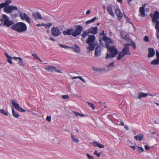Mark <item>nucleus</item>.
Here are the masks:
<instances>
[{"instance_id": "nucleus-1", "label": "nucleus", "mask_w": 159, "mask_h": 159, "mask_svg": "<svg viewBox=\"0 0 159 159\" xmlns=\"http://www.w3.org/2000/svg\"><path fill=\"white\" fill-rule=\"evenodd\" d=\"M11 29L18 33H20L27 31V26L26 25L22 22H19L11 25Z\"/></svg>"}, {"instance_id": "nucleus-2", "label": "nucleus", "mask_w": 159, "mask_h": 159, "mask_svg": "<svg viewBox=\"0 0 159 159\" xmlns=\"http://www.w3.org/2000/svg\"><path fill=\"white\" fill-rule=\"evenodd\" d=\"M96 38L94 35H91L89 36L86 40V43L89 44V47H87V49L90 51L94 50L96 45V43L95 42Z\"/></svg>"}, {"instance_id": "nucleus-3", "label": "nucleus", "mask_w": 159, "mask_h": 159, "mask_svg": "<svg viewBox=\"0 0 159 159\" xmlns=\"http://www.w3.org/2000/svg\"><path fill=\"white\" fill-rule=\"evenodd\" d=\"M3 11L7 13H10L11 16L13 17H16L18 16L17 13L12 12L14 11H19L17 7L16 6H6L5 8H4Z\"/></svg>"}, {"instance_id": "nucleus-4", "label": "nucleus", "mask_w": 159, "mask_h": 159, "mask_svg": "<svg viewBox=\"0 0 159 159\" xmlns=\"http://www.w3.org/2000/svg\"><path fill=\"white\" fill-rule=\"evenodd\" d=\"M107 49L108 52H109V53H107L106 57V59L114 57L118 53V49L114 46H112L109 47Z\"/></svg>"}, {"instance_id": "nucleus-5", "label": "nucleus", "mask_w": 159, "mask_h": 159, "mask_svg": "<svg viewBox=\"0 0 159 159\" xmlns=\"http://www.w3.org/2000/svg\"><path fill=\"white\" fill-rule=\"evenodd\" d=\"M118 54L117 59L120 60L125 55H130L131 53L128 48L125 47L122 49L121 51L118 52Z\"/></svg>"}, {"instance_id": "nucleus-6", "label": "nucleus", "mask_w": 159, "mask_h": 159, "mask_svg": "<svg viewBox=\"0 0 159 159\" xmlns=\"http://www.w3.org/2000/svg\"><path fill=\"white\" fill-rule=\"evenodd\" d=\"M2 17L4 19L3 21L4 25L6 26L9 27L11 25H14V22L12 20H9V18L6 15L3 14L2 15Z\"/></svg>"}, {"instance_id": "nucleus-7", "label": "nucleus", "mask_w": 159, "mask_h": 159, "mask_svg": "<svg viewBox=\"0 0 159 159\" xmlns=\"http://www.w3.org/2000/svg\"><path fill=\"white\" fill-rule=\"evenodd\" d=\"M102 39L106 43V47L107 49L109 48V46L111 44H113V42L112 40L109 37L106 36L103 37Z\"/></svg>"}, {"instance_id": "nucleus-8", "label": "nucleus", "mask_w": 159, "mask_h": 159, "mask_svg": "<svg viewBox=\"0 0 159 159\" xmlns=\"http://www.w3.org/2000/svg\"><path fill=\"white\" fill-rule=\"evenodd\" d=\"M18 11L20 13V16L22 20H25L29 24L31 23L30 18L25 13L20 11L19 10Z\"/></svg>"}, {"instance_id": "nucleus-9", "label": "nucleus", "mask_w": 159, "mask_h": 159, "mask_svg": "<svg viewBox=\"0 0 159 159\" xmlns=\"http://www.w3.org/2000/svg\"><path fill=\"white\" fill-rule=\"evenodd\" d=\"M83 30L82 27L80 25H76V28L74 31L73 36L74 37H76L77 36L80 35Z\"/></svg>"}, {"instance_id": "nucleus-10", "label": "nucleus", "mask_w": 159, "mask_h": 159, "mask_svg": "<svg viewBox=\"0 0 159 159\" xmlns=\"http://www.w3.org/2000/svg\"><path fill=\"white\" fill-rule=\"evenodd\" d=\"M51 34L54 36H57L60 35L61 32L58 27H53L52 29Z\"/></svg>"}, {"instance_id": "nucleus-11", "label": "nucleus", "mask_w": 159, "mask_h": 159, "mask_svg": "<svg viewBox=\"0 0 159 159\" xmlns=\"http://www.w3.org/2000/svg\"><path fill=\"white\" fill-rule=\"evenodd\" d=\"M156 55L157 58L154 59L151 62L152 65H156L159 64V52L157 50H156Z\"/></svg>"}, {"instance_id": "nucleus-12", "label": "nucleus", "mask_w": 159, "mask_h": 159, "mask_svg": "<svg viewBox=\"0 0 159 159\" xmlns=\"http://www.w3.org/2000/svg\"><path fill=\"white\" fill-rule=\"evenodd\" d=\"M150 16L152 18V21L154 22L157 21V20L159 19V12L157 11H155L153 16H152V13L150 14Z\"/></svg>"}, {"instance_id": "nucleus-13", "label": "nucleus", "mask_w": 159, "mask_h": 159, "mask_svg": "<svg viewBox=\"0 0 159 159\" xmlns=\"http://www.w3.org/2000/svg\"><path fill=\"white\" fill-rule=\"evenodd\" d=\"M89 34H96L98 32V28L97 26L92 27L88 30Z\"/></svg>"}, {"instance_id": "nucleus-14", "label": "nucleus", "mask_w": 159, "mask_h": 159, "mask_svg": "<svg viewBox=\"0 0 159 159\" xmlns=\"http://www.w3.org/2000/svg\"><path fill=\"white\" fill-rule=\"evenodd\" d=\"M102 47L98 45L95 48V56L98 57L101 55Z\"/></svg>"}, {"instance_id": "nucleus-15", "label": "nucleus", "mask_w": 159, "mask_h": 159, "mask_svg": "<svg viewBox=\"0 0 159 159\" xmlns=\"http://www.w3.org/2000/svg\"><path fill=\"white\" fill-rule=\"evenodd\" d=\"M32 16L33 18L35 20L42 19L41 15L39 11H37L35 13H32Z\"/></svg>"}, {"instance_id": "nucleus-16", "label": "nucleus", "mask_w": 159, "mask_h": 159, "mask_svg": "<svg viewBox=\"0 0 159 159\" xmlns=\"http://www.w3.org/2000/svg\"><path fill=\"white\" fill-rule=\"evenodd\" d=\"M115 13L118 17V20H120L121 19L123 16L119 8H116L115 10Z\"/></svg>"}, {"instance_id": "nucleus-17", "label": "nucleus", "mask_w": 159, "mask_h": 159, "mask_svg": "<svg viewBox=\"0 0 159 159\" xmlns=\"http://www.w3.org/2000/svg\"><path fill=\"white\" fill-rule=\"evenodd\" d=\"M74 30L73 29H68L66 30H64L63 32V34L64 35H71L73 36V31Z\"/></svg>"}, {"instance_id": "nucleus-18", "label": "nucleus", "mask_w": 159, "mask_h": 159, "mask_svg": "<svg viewBox=\"0 0 159 159\" xmlns=\"http://www.w3.org/2000/svg\"><path fill=\"white\" fill-rule=\"evenodd\" d=\"M11 0H6L4 3H2L0 4V9L3 8H5L6 6H8L10 3H11Z\"/></svg>"}, {"instance_id": "nucleus-19", "label": "nucleus", "mask_w": 159, "mask_h": 159, "mask_svg": "<svg viewBox=\"0 0 159 159\" xmlns=\"http://www.w3.org/2000/svg\"><path fill=\"white\" fill-rule=\"evenodd\" d=\"M45 70L49 72H53L55 70H56V67L52 66L49 65L47 66L45 68Z\"/></svg>"}, {"instance_id": "nucleus-20", "label": "nucleus", "mask_w": 159, "mask_h": 159, "mask_svg": "<svg viewBox=\"0 0 159 159\" xmlns=\"http://www.w3.org/2000/svg\"><path fill=\"white\" fill-rule=\"evenodd\" d=\"M145 5H143L142 7H140L139 8V11L141 15V16L144 17L145 15Z\"/></svg>"}, {"instance_id": "nucleus-21", "label": "nucleus", "mask_w": 159, "mask_h": 159, "mask_svg": "<svg viewBox=\"0 0 159 159\" xmlns=\"http://www.w3.org/2000/svg\"><path fill=\"white\" fill-rule=\"evenodd\" d=\"M107 12L109 14L111 15L112 16H114V13L112 11V8L111 5H110L107 6Z\"/></svg>"}, {"instance_id": "nucleus-22", "label": "nucleus", "mask_w": 159, "mask_h": 159, "mask_svg": "<svg viewBox=\"0 0 159 159\" xmlns=\"http://www.w3.org/2000/svg\"><path fill=\"white\" fill-rule=\"evenodd\" d=\"M122 38L125 39H129V36L127 33L124 31L120 32Z\"/></svg>"}, {"instance_id": "nucleus-23", "label": "nucleus", "mask_w": 159, "mask_h": 159, "mask_svg": "<svg viewBox=\"0 0 159 159\" xmlns=\"http://www.w3.org/2000/svg\"><path fill=\"white\" fill-rule=\"evenodd\" d=\"M11 102L13 106L17 110L20 107L19 105L17 102H16L14 99H12Z\"/></svg>"}, {"instance_id": "nucleus-24", "label": "nucleus", "mask_w": 159, "mask_h": 159, "mask_svg": "<svg viewBox=\"0 0 159 159\" xmlns=\"http://www.w3.org/2000/svg\"><path fill=\"white\" fill-rule=\"evenodd\" d=\"M129 46H131L134 49H135L136 48L135 43L133 42H132L131 43L128 44L126 43L124 45V46L125 48H126L129 50Z\"/></svg>"}, {"instance_id": "nucleus-25", "label": "nucleus", "mask_w": 159, "mask_h": 159, "mask_svg": "<svg viewBox=\"0 0 159 159\" xmlns=\"http://www.w3.org/2000/svg\"><path fill=\"white\" fill-rule=\"evenodd\" d=\"M92 143L95 147H97L100 148H102L104 147L103 145L99 143L97 141H94Z\"/></svg>"}, {"instance_id": "nucleus-26", "label": "nucleus", "mask_w": 159, "mask_h": 159, "mask_svg": "<svg viewBox=\"0 0 159 159\" xmlns=\"http://www.w3.org/2000/svg\"><path fill=\"white\" fill-rule=\"evenodd\" d=\"M92 143L95 147H97L100 148H102L104 147L103 145L99 143L97 141H94Z\"/></svg>"}, {"instance_id": "nucleus-27", "label": "nucleus", "mask_w": 159, "mask_h": 159, "mask_svg": "<svg viewBox=\"0 0 159 159\" xmlns=\"http://www.w3.org/2000/svg\"><path fill=\"white\" fill-rule=\"evenodd\" d=\"M5 55L7 58V62L9 63L10 64H12V62L11 60V59H12V57L9 56L7 53H6L5 54Z\"/></svg>"}, {"instance_id": "nucleus-28", "label": "nucleus", "mask_w": 159, "mask_h": 159, "mask_svg": "<svg viewBox=\"0 0 159 159\" xmlns=\"http://www.w3.org/2000/svg\"><path fill=\"white\" fill-rule=\"evenodd\" d=\"M143 135L140 134L138 136H135L134 138L137 140H138L139 141H141L143 139Z\"/></svg>"}, {"instance_id": "nucleus-29", "label": "nucleus", "mask_w": 159, "mask_h": 159, "mask_svg": "<svg viewBox=\"0 0 159 159\" xmlns=\"http://www.w3.org/2000/svg\"><path fill=\"white\" fill-rule=\"evenodd\" d=\"M13 116L16 118H18L20 117L19 115L16 111L13 108H11Z\"/></svg>"}, {"instance_id": "nucleus-30", "label": "nucleus", "mask_w": 159, "mask_h": 159, "mask_svg": "<svg viewBox=\"0 0 159 159\" xmlns=\"http://www.w3.org/2000/svg\"><path fill=\"white\" fill-rule=\"evenodd\" d=\"M71 135L72 140L73 142L75 143H78L79 142V139L76 138L75 135L72 134H71Z\"/></svg>"}, {"instance_id": "nucleus-31", "label": "nucleus", "mask_w": 159, "mask_h": 159, "mask_svg": "<svg viewBox=\"0 0 159 159\" xmlns=\"http://www.w3.org/2000/svg\"><path fill=\"white\" fill-rule=\"evenodd\" d=\"M89 34V31L88 30H86L85 31H83L82 34H81V36L82 37V38H85Z\"/></svg>"}, {"instance_id": "nucleus-32", "label": "nucleus", "mask_w": 159, "mask_h": 159, "mask_svg": "<svg viewBox=\"0 0 159 159\" xmlns=\"http://www.w3.org/2000/svg\"><path fill=\"white\" fill-rule=\"evenodd\" d=\"M73 51L77 53L80 52V48L76 44H74V49Z\"/></svg>"}, {"instance_id": "nucleus-33", "label": "nucleus", "mask_w": 159, "mask_h": 159, "mask_svg": "<svg viewBox=\"0 0 159 159\" xmlns=\"http://www.w3.org/2000/svg\"><path fill=\"white\" fill-rule=\"evenodd\" d=\"M155 54V52L153 48H150V57H153Z\"/></svg>"}, {"instance_id": "nucleus-34", "label": "nucleus", "mask_w": 159, "mask_h": 159, "mask_svg": "<svg viewBox=\"0 0 159 159\" xmlns=\"http://www.w3.org/2000/svg\"><path fill=\"white\" fill-rule=\"evenodd\" d=\"M148 94L147 93H140L139 95V98H141L142 97H145L148 96Z\"/></svg>"}, {"instance_id": "nucleus-35", "label": "nucleus", "mask_w": 159, "mask_h": 159, "mask_svg": "<svg viewBox=\"0 0 159 159\" xmlns=\"http://www.w3.org/2000/svg\"><path fill=\"white\" fill-rule=\"evenodd\" d=\"M97 20V18L96 17H93V18H92V19L88 20L86 21V25H88V24H89L90 23H91L92 22H94L95 20Z\"/></svg>"}, {"instance_id": "nucleus-36", "label": "nucleus", "mask_w": 159, "mask_h": 159, "mask_svg": "<svg viewBox=\"0 0 159 159\" xmlns=\"http://www.w3.org/2000/svg\"><path fill=\"white\" fill-rule=\"evenodd\" d=\"M136 150L139 153L143 152L144 151V149L142 147H139L137 146Z\"/></svg>"}, {"instance_id": "nucleus-37", "label": "nucleus", "mask_w": 159, "mask_h": 159, "mask_svg": "<svg viewBox=\"0 0 159 159\" xmlns=\"http://www.w3.org/2000/svg\"><path fill=\"white\" fill-rule=\"evenodd\" d=\"M0 112L3 114L5 116H7L8 115V112L2 109L0 110Z\"/></svg>"}, {"instance_id": "nucleus-38", "label": "nucleus", "mask_w": 159, "mask_h": 159, "mask_svg": "<svg viewBox=\"0 0 159 159\" xmlns=\"http://www.w3.org/2000/svg\"><path fill=\"white\" fill-rule=\"evenodd\" d=\"M19 60V61L18 64L19 65L21 66H24V64L22 61V59L21 57H20Z\"/></svg>"}, {"instance_id": "nucleus-39", "label": "nucleus", "mask_w": 159, "mask_h": 159, "mask_svg": "<svg viewBox=\"0 0 159 159\" xmlns=\"http://www.w3.org/2000/svg\"><path fill=\"white\" fill-rule=\"evenodd\" d=\"M115 66L114 62H112L111 63L109 64L107 66V67L109 68H111V67H114Z\"/></svg>"}, {"instance_id": "nucleus-40", "label": "nucleus", "mask_w": 159, "mask_h": 159, "mask_svg": "<svg viewBox=\"0 0 159 159\" xmlns=\"http://www.w3.org/2000/svg\"><path fill=\"white\" fill-rule=\"evenodd\" d=\"M32 56L34 57L35 58L38 60H39L41 61V60L39 57L36 54H33Z\"/></svg>"}, {"instance_id": "nucleus-41", "label": "nucleus", "mask_w": 159, "mask_h": 159, "mask_svg": "<svg viewBox=\"0 0 159 159\" xmlns=\"http://www.w3.org/2000/svg\"><path fill=\"white\" fill-rule=\"evenodd\" d=\"M87 103L89 106H90V107L92 108L93 110H94L95 107L93 103H90L88 102H87Z\"/></svg>"}, {"instance_id": "nucleus-42", "label": "nucleus", "mask_w": 159, "mask_h": 159, "mask_svg": "<svg viewBox=\"0 0 159 159\" xmlns=\"http://www.w3.org/2000/svg\"><path fill=\"white\" fill-rule=\"evenodd\" d=\"M52 23H48L47 24H45V27L46 28H49L52 25Z\"/></svg>"}, {"instance_id": "nucleus-43", "label": "nucleus", "mask_w": 159, "mask_h": 159, "mask_svg": "<svg viewBox=\"0 0 159 159\" xmlns=\"http://www.w3.org/2000/svg\"><path fill=\"white\" fill-rule=\"evenodd\" d=\"M74 113L75 114V115L76 116H84V115L83 114H81L80 113L77 112H74Z\"/></svg>"}, {"instance_id": "nucleus-44", "label": "nucleus", "mask_w": 159, "mask_h": 159, "mask_svg": "<svg viewBox=\"0 0 159 159\" xmlns=\"http://www.w3.org/2000/svg\"><path fill=\"white\" fill-rule=\"evenodd\" d=\"M58 45L61 48H62L65 49H66L68 48V46L63 45L60 43L58 44Z\"/></svg>"}, {"instance_id": "nucleus-45", "label": "nucleus", "mask_w": 159, "mask_h": 159, "mask_svg": "<svg viewBox=\"0 0 159 159\" xmlns=\"http://www.w3.org/2000/svg\"><path fill=\"white\" fill-rule=\"evenodd\" d=\"M102 36H103V37L106 36V34L104 33V30H102V32L101 33H99V38H100V37Z\"/></svg>"}, {"instance_id": "nucleus-46", "label": "nucleus", "mask_w": 159, "mask_h": 159, "mask_svg": "<svg viewBox=\"0 0 159 159\" xmlns=\"http://www.w3.org/2000/svg\"><path fill=\"white\" fill-rule=\"evenodd\" d=\"M94 153L98 157H99L100 156V153H98L97 150H95L94 151Z\"/></svg>"}, {"instance_id": "nucleus-47", "label": "nucleus", "mask_w": 159, "mask_h": 159, "mask_svg": "<svg viewBox=\"0 0 159 159\" xmlns=\"http://www.w3.org/2000/svg\"><path fill=\"white\" fill-rule=\"evenodd\" d=\"M62 98L64 99H67L69 98V96L67 95H62Z\"/></svg>"}, {"instance_id": "nucleus-48", "label": "nucleus", "mask_w": 159, "mask_h": 159, "mask_svg": "<svg viewBox=\"0 0 159 159\" xmlns=\"http://www.w3.org/2000/svg\"><path fill=\"white\" fill-rule=\"evenodd\" d=\"M17 111L21 112H24L25 111V110L20 107H19V108L18 109Z\"/></svg>"}, {"instance_id": "nucleus-49", "label": "nucleus", "mask_w": 159, "mask_h": 159, "mask_svg": "<svg viewBox=\"0 0 159 159\" xmlns=\"http://www.w3.org/2000/svg\"><path fill=\"white\" fill-rule=\"evenodd\" d=\"M92 69L93 70H95L96 71H100L101 70L100 69L98 68L95 67H93Z\"/></svg>"}, {"instance_id": "nucleus-50", "label": "nucleus", "mask_w": 159, "mask_h": 159, "mask_svg": "<svg viewBox=\"0 0 159 159\" xmlns=\"http://www.w3.org/2000/svg\"><path fill=\"white\" fill-rule=\"evenodd\" d=\"M144 40L146 42H148V40H149V38L148 37V36H145L144 37Z\"/></svg>"}, {"instance_id": "nucleus-51", "label": "nucleus", "mask_w": 159, "mask_h": 159, "mask_svg": "<svg viewBox=\"0 0 159 159\" xmlns=\"http://www.w3.org/2000/svg\"><path fill=\"white\" fill-rule=\"evenodd\" d=\"M87 157L89 159H93L94 157H93L91 156L89 154H87Z\"/></svg>"}, {"instance_id": "nucleus-52", "label": "nucleus", "mask_w": 159, "mask_h": 159, "mask_svg": "<svg viewBox=\"0 0 159 159\" xmlns=\"http://www.w3.org/2000/svg\"><path fill=\"white\" fill-rule=\"evenodd\" d=\"M46 120L49 122H50L51 121V116H47L46 118Z\"/></svg>"}, {"instance_id": "nucleus-53", "label": "nucleus", "mask_w": 159, "mask_h": 159, "mask_svg": "<svg viewBox=\"0 0 159 159\" xmlns=\"http://www.w3.org/2000/svg\"><path fill=\"white\" fill-rule=\"evenodd\" d=\"M152 134L153 135V136H152V137H155V135H157L158 136V138H159V135H157V134H156V133L155 132H152Z\"/></svg>"}, {"instance_id": "nucleus-54", "label": "nucleus", "mask_w": 159, "mask_h": 159, "mask_svg": "<svg viewBox=\"0 0 159 159\" xmlns=\"http://www.w3.org/2000/svg\"><path fill=\"white\" fill-rule=\"evenodd\" d=\"M78 78L80 80L83 81V82H85V81L82 78V77L81 76H79V77H78Z\"/></svg>"}, {"instance_id": "nucleus-55", "label": "nucleus", "mask_w": 159, "mask_h": 159, "mask_svg": "<svg viewBox=\"0 0 159 159\" xmlns=\"http://www.w3.org/2000/svg\"><path fill=\"white\" fill-rule=\"evenodd\" d=\"M20 57H12V59H14L15 60H16L17 59H19Z\"/></svg>"}, {"instance_id": "nucleus-56", "label": "nucleus", "mask_w": 159, "mask_h": 159, "mask_svg": "<svg viewBox=\"0 0 159 159\" xmlns=\"http://www.w3.org/2000/svg\"><path fill=\"white\" fill-rule=\"evenodd\" d=\"M90 12L91 11L89 10H88L86 12V14L89 15L90 13Z\"/></svg>"}, {"instance_id": "nucleus-57", "label": "nucleus", "mask_w": 159, "mask_h": 159, "mask_svg": "<svg viewBox=\"0 0 159 159\" xmlns=\"http://www.w3.org/2000/svg\"><path fill=\"white\" fill-rule=\"evenodd\" d=\"M55 71L56 72H57L58 73H62V72L61 71V70H55Z\"/></svg>"}, {"instance_id": "nucleus-58", "label": "nucleus", "mask_w": 159, "mask_h": 159, "mask_svg": "<svg viewBox=\"0 0 159 159\" xmlns=\"http://www.w3.org/2000/svg\"><path fill=\"white\" fill-rule=\"evenodd\" d=\"M145 148L146 150H149V146L147 145H146L145 146Z\"/></svg>"}, {"instance_id": "nucleus-59", "label": "nucleus", "mask_w": 159, "mask_h": 159, "mask_svg": "<svg viewBox=\"0 0 159 159\" xmlns=\"http://www.w3.org/2000/svg\"><path fill=\"white\" fill-rule=\"evenodd\" d=\"M119 125H121V126H123L124 125V122L122 121L120 122V123L118 124Z\"/></svg>"}, {"instance_id": "nucleus-60", "label": "nucleus", "mask_w": 159, "mask_h": 159, "mask_svg": "<svg viewBox=\"0 0 159 159\" xmlns=\"http://www.w3.org/2000/svg\"><path fill=\"white\" fill-rule=\"evenodd\" d=\"M130 147L132 148L134 150H136V148L134 146H130Z\"/></svg>"}, {"instance_id": "nucleus-61", "label": "nucleus", "mask_w": 159, "mask_h": 159, "mask_svg": "<svg viewBox=\"0 0 159 159\" xmlns=\"http://www.w3.org/2000/svg\"><path fill=\"white\" fill-rule=\"evenodd\" d=\"M124 128L127 130H129V127L127 125H125V126H124Z\"/></svg>"}, {"instance_id": "nucleus-62", "label": "nucleus", "mask_w": 159, "mask_h": 159, "mask_svg": "<svg viewBox=\"0 0 159 159\" xmlns=\"http://www.w3.org/2000/svg\"><path fill=\"white\" fill-rule=\"evenodd\" d=\"M68 48H70V49L72 50H74V47H69L68 46Z\"/></svg>"}, {"instance_id": "nucleus-63", "label": "nucleus", "mask_w": 159, "mask_h": 159, "mask_svg": "<svg viewBox=\"0 0 159 159\" xmlns=\"http://www.w3.org/2000/svg\"><path fill=\"white\" fill-rule=\"evenodd\" d=\"M117 1L119 2L122 3V0H117Z\"/></svg>"}, {"instance_id": "nucleus-64", "label": "nucleus", "mask_w": 159, "mask_h": 159, "mask_svg": "<svg viewBox=\"0 0 159 159\" xmlns=\"http://www.w3.org/2000/svg\"><path fill=\"white\" fill-rule=\"evenodd\" d=\"M50 39H51V40H52V41H55V40L52 37H50L49 38Z\"/></svg>"}]
</instances>
